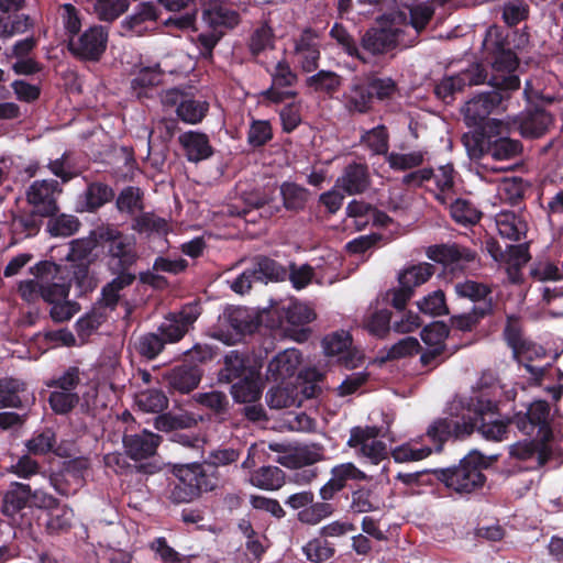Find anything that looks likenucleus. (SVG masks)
Instances as JSON below:
<instances>
[{"mask_svg":"<svg viewBox=\"0 0 563 563\" xmlns=\"http://www.w3.org/2000/svg\"><path fill=\"white\" fill-rule=\"evenodd\" d=\"M406 30L400 27H371L361 38L362 53L371 59L373 56L383 55L396 46H412L413 38L405 37Z\"/></svg>","mask_w":563,"mask_h":563,"instance_id":"423d86ee","label":"nucleus"},{"mask_svg":"<svg viewBox=\"0 0 563 563\" xmlns=\"http://www.w3.org/2000/svg\"><path fill=\"white\" fill-rule=\"evenodd\" d=\"M352 344L349 332L340 331L327 335L323 341L324 353L329 356H339L340 361L346 366H355L353 360L350 357V346Z\"/></svg>","mask_w":563,"mask_h":563,"instance_id":"c9c22d12","label":"nucleus"},{"mask_svg":"<svg viewBox=\"0 0 563 563\" xmlns=\"http://www.w3.org/2000/svg\"><path fill=\"white\" fill-rule=\"evenodd\" d=\"M157 16V9L153 2H141L134 12L122 21L121 26L125 32L141 35L146 30L144 24L155 21Z\"/></svg>","mask_w":563,"mask_h":563,"instance_id":"72a5a7b5","label":"nucleus"},{"mask_svg":"<svg viewBox=\"0 0 563 563\" xmlns=\"http://www.w3.org/2000/svg\"><path fill=\"white\" fill-rule=\"evenodd\" d=\"M301 363V353L297 349H286L278 353L267 366V377L274 382H283L296 374Z\"/></svg>","mask_w":563,"mask_h":563,"instance_id":"bb28decb","label":"nucleus"},{"mask_svg":"<svg viewBox=\"0 0 563 563\" xmlns=\"http://www.w3.org/2000/svg\"><path fill=\"white\" fill-rule=\"evenodd\" d=\"M274 41L273 29L264 23L253 31L249 41V49L253 56H257L264 51L273 48Z\"/></svg>","mask_w":563,"mask_h":563,"instance_id":"0e129e2a","label":"nucleus"},{"mask_svg":"<svg viewBox=\"0 0 563 563\" xmlns=\"http://www.w3.org/2000/svg\"><path fill=\"white\" fill-rule=\"evenodd\" d=\"M200 314L197 305H186L179 312L169 313L158 327V332L167 343L180 341Z\"/></svg>","mask_w":563,"mask_h":563,"instance_id":"dca6fc26","label":"nucleus"},{"mask_svg":"<svg viewBox=\"0 0 563 563\" xmlns=\"http://www.w3.org/2000/svg\"><path fill=\"white\" fill-rule=\"evenodd\" d=\"M510 92L501 87H492L490 91L481 92L465 103L464 115L470 124H479L495 110L503 108Z\"/></svg>","mask_w":563,"mask_h":563,"instance_id":"4468645a","label":"nucleus"},{"mask_svg":"<svg viewBox=\"0 0 563 563\" xmlns=\"http://www.w3.org/2000/svg\"><path fill=\"white\" fill-rule=\"evenodd\" d=\"M273 139V129L268 120L252 119L247 131V144L262 147Z\"/></svg>","mask_w":563,"mask_h":563,"instance_id":"69168bd1","label":"nucleus"},{"mask_svg":"<svg viewBox=\"0 0 563 563\" xmlns=\"http://www.w3.org/2000/svg\"><path fill=\"white\" fill-rule=\"evenodd\" d=\"M283 206L288 211L299 212L305 209L310 192L307 188L290 181L280 185Z\"/></svg>","mask_w":563,"mask_h":563,"instance_id":"79ce46f5","label":"nucleus"},{"mask_svg":"<svg viewBox=\"0 0 563 563\" xmlns=\"http://www.w3.org/2000/svg\"><path fill=\"white\" fill-rule=\"evenodd\" d=\"M112 273L117 274V277L102 288L103 300L110 307H114L118 303L119 292L130 286L135 279V275L130 273L129 268H122Z\"/></svg>","mask_w":563,"mask_h":563,"instance_id":"5fc2aeb1","label":"nucleus"},{"mask_svg":"<svg viewBox=\"0 0 563 563\" xmlns=\"http://www.w3.org/2000/svg\"><path fill=\"white\" fill-rule=\"evenodd\" d=\"M136 404L142 411L157 413L168 407V398L159 389H147L136 396Z\"/></svg>","mask_w":563,"mask_h":563,"instance_id":"052dcab7","label":"nucleus"},{"mask_svg":"<svg viewBox=\"0 0 563 563\" xmlns=\"http://www.w3.org/2000/svg\"><path fill=\"white\" fill-rule=\"evenodd\" d=\"M518 66V58L511 51L499 52L493 62L494 75L488 80L490 87H501L509 92L517 90L520 86V79L514 74Z\"/></svg>","mask_w":563,"mask_h":563,"instance_id":"f3484780","label":"nucleus"},{"mask_svg":"<svg viewBox=\"0 0 563 563\" xmlns=\"http://www.w3.org/2000/svg\"><path fill=\"white\" fill-rule=\"evenodd\" d=\"M25 391V383L13 377L0 378V408H19L22 406L21 394Z\"/></svg>","mask_w":563,"mask_h":563,"instance_id":"49530a36","label":"nucleus"},{"mask_svg":"<svg viewBox=\"0 0 563 563\" xmlns=\"http://www.w3.org/2000/svg\"><path fill=\"white\" fill-rule=\"evenodd\" d=\"M231 395L234 401L240 404L256 402L262 396L260 373L234 383L231 386Z\"/></svg>","mask_w":563,"mask_h":563,"instance_id":"ea45409f","label":"nucleus"},{"mask_svg":"<svg viewBox=\"0 0 563 563\" xmlns=\"http://www.w3.org/2000/svg\"><path fill=\"white\" fill-rule=\"evenodd\" d=\"M552 123V114L536 107L517 115L512 120V129L518 130L523 137L537 139L542 136Z\"/></svg>","mask_w":563,"mask_h":563,"instance_id":"a211bd4d","label":"nucleus"},{"mask_svg":"<svg viewBox=\"0 0 563 563\" xmlns=\"http://www.w3.org/2000/svg\"><path fill=\"white\" fill-rule=\"evenodd\" d=\"M201 371L197 365L181 364L175 366L164 374L168 386L181 394L195 389L201 380Z\"/></svg>","mask_w":563,"mask_h":563,"instance_id":"a878e982","label":"nucleus"},{"mask_svg":"<svg viewBox=\"0 0 563 563\" xmlns=\"http://www.w3.org/2000/svg\"><path fill=\"white\" fill-rule=\"evenodd\" d=\"M175 475L177 482L172 485L168 495L174 504L190 503L200 497L198 489L191 483L192 476L188 477L181 466L176 468Z\"/></svg>","mask_w":563,"mask_h":563,"instance_id":"a19ab883","label":"nucleus"},{"mask_svg":"<svg viewBox=\"0 0 563 563\" xmlns=\"http://www.w3.org/2000/svg\"><path fill=\"white\" fill-rule=\"evenodd\" d=\"M286 275V269L274 260L265 256L257 257L251 267L231 282V289L236 294L244 295L250 291L254 283L280 280Z\"/></svg>","mask_w":563,"mask_h":563,"instance_id":"6e6552de","label":"nucleus"},{"mask_svg":"<svg viewBox=\"0 0 563 563\" xmlns=\"http://www.w3.org/2000/svg\"><path fill=\"white\" fill-rule=\"evenodd\" d=\"M486 467L484 456L473 451L463 457L457 465L433 470L435 478L444 486L461 496L481 489L486 477L483 470Z\"/></svg>","mask_w":563,"mask_h":563,"instance_id":"20e7f679","label":"nucleus"},{"mask_svg":"<svg viewBox=\"0 0 563 563\" xmlns=\"http://www.w3.org/2000/svg\"><path fill=\"white\" fill-rule=\"evenodd\" d=\"M487 73L481 64H473L456 75L444 77L435 86V95L446 101L455 92L463 91L466 87L484 84Z\"/></svg>","mask_w":563,"mask_h":563,"instance_id":"2eb2a0df","label":"nucleus"},{"mask_svg":"<svg viewBox=\"0 0 563 563\" xmlns=\"http://www.w3.org/2000/svg\"><path fill=\"white\" fill-rule=\"evenodd\" d=\"M410 21L401 30H406L405 37L413 38V44L419 35L427 29L434 15V8L429 3H420L409 9Z\"/></svg>","mask_w":563,"mask_h":563,"instance_id":"473e14b6","label":"nucleus"},{"mask_svg":"<svg viewBox=\"0 0 563 563\" xmlns=\"http://www.w3.org/2000/svg\"><path fill=\"white\" fill-rule=\"evenodd\" d=\"M495 223L500 236L510 241H520L527 233V224L514 211L504 210L495 216Z\"/></svg>","mask_w":563,"mask_h":563,"instance_id":"2f4dec72","label":"nucleus"},{"mask_svg":"<svg viewBox=\"0 0 563 563\" xmlns=\"http://www.w3.org/2000/svg\"><path fill=\"white\" fill-rule=\"evenodd\" d=\"M178 140L189 162L198 163L213 154L209 137L205 133L188 131L180 134Z\"/></svg>","mask_w":563,"mask_h":563,"instance_id":"c85d7f7f","label":"nucleus"},{"mask_svg":"<svg viewBox=\"0 0 563 563\" xmlns=\"http://www.w3.org/2000/svg\"><path fill=\"white\" fill-rule=\"evenodd\" d=\"M108 42V31L101 25H93L85 32L70 36L68 48L70 53L84 60L97 62L104 53Z\"/></svg>","mask_w":563,"mask_h":563,"instance_id":"9d476101","label":"nucleus"},{"mask_svg":"<svg viewBox=\"0 0 563 563\" xmlns=\"http://www.w3.org/2000/svg\"><path fill=\"white\" fill-rule=\"evenodd\" d=\"M30 272L34 278L20 282V296L27 302L43 299L52 305L49 313L54 321L71 319L77 312V306L67 300L71 286L69 272L51 261L38 262Z\"/></svg>","mask_w":563,"mask_h":563,"instance_id":"f03ea898","label":"nucleus"},{"mask_svg":"<svg viewBox=\"0 0 563 563\" xmlns=\"http://www.w3.org/2000/svg\"><path fill=\"white\" fill-rule=\"evenodd\" d=\"M161 437L144 430L141 433L123 437V445L128 456L141 461L153 456L159 445Z\"/></svg>","mask_w":563,"mask_h":563,"instance_id":"b1692460","label":"nucleus"},{"mask_svg":"<svg viewBox=\"0 0 563 563\" xmlns=\"http://www.w3.org/2000/svg\"><path fill=\"white\" fill-rule=\"evenodd\" d=\"M52 389L47 401L56 415H67L79 404V393H64L55 388Z\"/></svg>","mask_w":563,"mask_h":563,"instance_id":"e2e57ef3","label":"nucleus"},{"mask_svg":"<svg viewBox=\"0 0 563 563\" xmlns=\"http://www.w3.org/2000/svg\"><path fill=\"white\" fill-rule=\"evenodd\" d=\"M44 218L47 217L40 214L33 208L13 213L10 221L11 232L19 239L34 236L40 232Z\"/></svg>","mask_w":563,"mask_h":563,"instance_id":"c756f323","label":"nucleus"},{"mask_svg":"<svg viewBox=\"0 0 563 563\" xmlns=\"http://www.w3.org/2000/svg\"><path fill=\"white\" fill-rule=\"evenodd\" d=\"M427 254L430 260L444 265L472 263L476 258L474 251L459 244L430 246Z\"/></svg>","mask_w":563,"mask_h":563,"instance_id":"cd10ccee","label":"nucleus"},{"mask_svg":"<svg viewBox=\"0 0 563 563\" xmlns=\"http://www.w3.org/2000/svg\"><path fill=\"white\" fill-rule=\"evenodd\" d=\"M426 152L413 151L410 153L391 152L387 154L386 162L394 170H407L419 167L424 162Z\"/></svg>","mask_w":563,"mask_h":563,"instance_id":"680f3d73","label":"nucleus"},{"mask_svg":"<svg viewBox=\"0 0 563 563\" xmlns=\"http://www.w3.org/2000/svg\"><path fill=\"white\" fill-rule=\"evenodd\" d=\"M49 218L47 231L52 236H70L78 231L80 225L79 220L75 216L60 214Z\"/></svg>","mask_w":563,"mask_h":563,"instance_id":"774afa93","label":"nucleus"},{"mask_svg":"<svg viewBox=\"0 0 563 563\" xmlns=\"http://www.w3.org/2000/svg\"><path fill=\"white\" fill-rule=\"evenodd\" d=\"M432 450L429 446H418L413 442H407L396 446L391 455L397 463L421 461L431 454Z\"/></svg>","mask_w":563,"mask_h":563,"instance_id":"338daca9","label":"nucleus"},{"mask_svg":"<svg viewBox=\"0 0 563 563\" xmlns=\"http://www.w3.org/2000/svg\"><path fill=\"white\" fill-rule=\"evenodd\" d=\"M322 453L319 449L300 446L296 448L292 452H289L278 457V462L288 468H301L306 465H312L320 461Z\"/></svg>","mask_w":563,"mask_h":563,"instance_id":"a18cd8bd","label":"nucleus"},{"mask_svg":"<svg viewBox=\"0 0 563 563\" xmlns=\"http://www.w3.org/2000/svg\"><path fill=\"white\" fill-rule=\"evenodd\" d=\"M378 435L379 429L376 427H354L350 431L347 445L358 456L367 459L372 464H378L388 456L386 443Z\"/></svg>","mask_w":563,"mask_h":563,"instance_id":"1a4fd4ad","label":"nucleus"},{"mask_svg":"<svg viewBox=\"0 0 563 563\" xmlns=\"http://www.w3.org/2000/svg\"><path fill=\"white\" fill-rule=\"evenodd\" d=\"M260 369L249 354L234 350L224 356V366L219 372V382L229 384L235 379L254 377Z\"/></svg>","mask_w":563,"mask_h":563,"instance_id":"aec40b11","label":"nucleus"},{"mask_svg":"<svg viewBox=\"0 0 563 563\" xmlns=\"http://www.w3.org/2000/svg\"><path fill=\"white\" fill-rule=\"evenodd\" d=\"M100 246L107 247L110 257L109 269L117 272L130 268L137 260L133 240L119 231L114 225L102 224L95 229Z\"/></svg>","mask_w":563,"mask_h":563,"instance_id":"39448f33","label":"nucleus"},{"mask_svg":"<svg viewBox=\"0 0 563 563\" xmlns=\"http://www.w3.org/2000/svg\"><path fill=\"white\" fill-rule=\"evenodd\" d=\"M501 125V122L492 120L483 132L466 143L468 153L473 158L483 161L482 165L494 172L506 170L508 167L495 166L489 163V159L495 162H505L515 158L521 152V144L519 141L512 140L508 136L493 134L494 128Z\"/></svg>","mask_w":563,"mask_h":563,"instance_id":"7ed1b4c3","label":"nucleus"},{"mask_svg":"<svg viewBox=\"0 0 563 563\" xmlns=\"http://www.w3.org/2000/svg\"><path fill=\"white\" fill-rule=\"evenodd\" d=\"M62 186L54 179L34 180L25 191L26 201L36 212L54 217L58 212L57 198Z\"/></svg>","mask_w":563,"mask_h":563,"instance_id":"f8f14e48","label":"nucleus"},{"mask_svg":"<svg viewBox=\"0 0 563 563\" xmlns=\"http://www.w3.org/2000/svg\"><path fill=\"white\" fill-rule=\"evenodd\" d=\"M369 185L367 166L355 162L346 165L335 181V187L350 196L364 192Z\"/></svg>","mask_w":563,"mask_h":563,"instance_id":"412c9836","label":"nucleus"},{"mask_svg":"<svg viewBox=\"0 0 563 563\" xmlns=\"http://www.w3.org/2000/svg\"><path fill=\"white\" fill-rule=\"evenodd\" d=\"M434 180L435 187L439 190L435 194V199L441 205L449 203L451 200V191L454 187L455 172L451 164L441 165L435 170L433 169L432 178Z\"/></svg>","mask_w":563,"mask_h":563,"instance_id":"de8ad7c7","label":"nucleus"},{"mask_svg":"<svg viewBox=\"0 0 563 563\" xmlns=\"http://www.w3.org/2000/svg\"><path fill=\"white\" fill-rule=\"evenodd\" d=\"M191 483L198 489V494L208 493L217 489L221 483L219 470L210 465L206 460L202 463H190L180 465Z\"/></svg>","mask_w":563,"mask_h":563,"instance_id":"393cba45","label":"nucleus"},{"mask_svg":"<svg viewBox=\"0 0 563 563\" xmlns=\"http://www.w3.org/2000/svg\"><path fill=\"white\" fill-rule=\"evenodd\" d=\"M31 495L30 485L13 483L3 497L2 512L8 517H14L26 506Z\"/></svg>","mask_w":563,"mask_h":563,"instance_id":"4c0bfd02","label":"nucleus"},{"mask_svg":"<svg viewBox=\"0 0 563 563\" xmlns=\"http://www.w3.org/2000/svg\"><path fill=\"white\" fill-rule=\"evenodd\" d=\"M250 483L261 489L276 490L285 483L284 472L277 466H262L251 473Z\"/></svg>","mask_w":563,"mask_h":563,"instance_id":"c03bdc74","label":"nucleus"},{"mask_svg":"<svg viewBox=\"0 0 563 563\" xmlns=\"http://www.w3.org/2000/svg\"><path fill=\"white\" fill-rule=\"evenodd\" d=\"M368 88L371 89L372 102L375 99L384 101L394 97L397 91V85L390 77H378L374 74L365 76Z\"/></svg>","mask_w":563,"mask_h":563,"instance_id":"bf43d9fd","label":"nucleus"},{"mask_svg":"<svg viewBox=\"0 0 563 563\" xmlns=\"http://www.w3.org/2000/svg\"><path fill=\"white\" fill-rule=\"evenodd\" d=\"M271 78L272 85L260 93L264 102L278 104L297 97L292 88L298 82V76L287 62H278L271 71Z\"/></svg>","mask_w":563,"mask_h":563,"instance_id":"9b49d317","label":"nucleus"},{"mask_svg":"<svg viewBox=\"0 0 563 563\" xmlns=\"http://www.w3.org/2000/svg\"><path fill=\"white\" fill-rule=\"evenodd\" d=\"M454 292L459 298L468 299L474 303L493 302L492 288L484 283L472 279L456 282L454 284Z\"/></svg>","mask_w":563,"mask_h":563,"instance_id":"58836bf2","label":"nucleus"},{"mask_svg":"<svg viewBox=\"0 0 563 563\" xmlns=\"http://www.w3.org/2000/svg\"><path fill=\"white\" fill-rule=\"evenodd\" d=\"M330 35L349 56L357 58L363 64H372L371 58L362 53L353 36L343 25L335 23L330 31Z\"/></svg>","mask_w":563,"mask_h":563,"instance_id":"864d4df0","label":"nucleus"},{"mask_svg":"<svg viewBox=\"0 0 563 563\" xmlns=\"http://www.w3.org/2000/svg\"><path fill=\"white\" fill-rule=\"evenodd\" d=\"M342 85V77L332 70H319L314 75L308 77L307 86L316 92L327 95L335 93Z\"/></svg>","mask_w":563,"mask_h":563,"instance_id":"6e6d98bb","label":"nucleus"},{"mask_svg":"<svg viewBox=\"0 0 563 563\" xmlns=\"http://www.w3.org/2000/svg\"><path fill=\"white\" fill-rule=\"evenodd\" d=\"M114 196L111 187L102 183H92L85 190L81 196V209L80 211H96L107 202H109Z\"/></svg>","mask_w":563,"mask_h":563,"instance_id":"37998d69","label":"nucleus"},{"mask_svg":"<svg viewBox=\"0 0 563 563\" xmlns=\"http://www.w3.org/2000/svg\"><path fill=\"white\" fill-rule=\"evenodd\" d=\"M209 110V103L203 100L195 99L187 95L179 108L176 109L178 118L189 124H197L202 121Z\"/></svg>","mask_w":563,"mask_h":563,"instance_id":"3c124183","label":"nucleus"},{"mask_svg":"<svg viewBox=\"0 0 563 563\" xmlns=\"http://www.w3.org/2000/svg\"><path fill=\"white\" fill-rule=\"evenodd\" d=\"M494 308L495 305L490 301L475 305L470 312L452 316L451 327L463 332L472 331L482 319L493 314Z\"/></svg>","mask_w":563,"mask_h":563,"instance_id":"e433bc0d","label":"nucleus"},{"mask_svg":"<svg viewBox=\"0 0 563 563\" xmlns=\"http://www.w3.org/2000/svg\"><path fill=\"white\" fill-rule=\"evenodd\" d=\"M228 324L236 334H251L260 325V317L257 313L246 307H233L224 312Z\"/></svg>","mask_w":563,"mask_h":563,"instance_id":"7c9ffc66","label":"nucleus"},{"mask_svg":"<svg viewBox=\"0 0 563 563\" xmlns=\"http://www.w3.org/2000/svg\"><path fill=\"white\" fill-rule=\"evenodd\" d=\"M344 108L351 113H367L373 108L366 79L354 77L342 95Z\"/></svg>","mask_w":563,"mask_h":563,"instance_id":"4be33fe9","label":"nucleus"},{"mask_svg":"<svg viewBox=\"0 0 563 563\" xmlns=\"http://www.w3.org/2000/svg\"><path fill=\"white\" fill-rule=\"evenodd\" d=\"M511 421L523 434L532 435L537 433L542 442L552 437L551 407L545 400L531 402L526 412H517Z\"/></svg>","mask_w":563,"mask_h":563,"instance_id":"0eeeda50","label":"nucleus"},{"mask_svg":"<svg viewBox=\"0 0 563 563\" xmlns=\"http://www.w3.org/2000/svg\"><path fill=\"white\" fill-rule=\"evenodd\" d=\"M316 319L314 311L306 303L294 301L283 308L280 327L284 333L297 342H305L310 335L307 325Z\"/></svg>","mask_w":563,"mask_h":563,"instance_id":"ddd939ff","label":"nucleus"},{"mask_svg":"<svg viewBox=\"0 0 563 563\" xmlns=\"http://www.w3.org/2000/svg\"><path fill=\"white\" fill-rule=\"evenodd\" d=\"M202 21L211 30L223 34V30L233 29L240 23V14L230 4L212 0L203 4Z\"/></svg>","mask_w":563,"mask_h":563,"instance_id":"6ab92c4d","label":"nucleus"},{"mask_svg":"<svg viewBox=\"0 0 563 563\" xmlns=\"http://www.w3.org/2000/svg\"><path fill=\"white\" fill-rule=\"evenodd\" d=\"M504 336L516 357L519 354L528 353L533 346L530 341L523 338L520 322L516 317H508Z\"/></svg>","mask_w":563,"mask_h":563,"instance_id":"8fccbe9b","label":"nucleus"},{"mask_svg":"<svg viewBox=\"0 0 563 563\" xmlns=\"http://www.w3.org/2000/svg\"><path fill=\"white\" fill-rule=\"evenodd\" d=\"M93 13L104 22H112L124 13L130 2L129 0H91Z\"/></svg>","mask_w":563,"mask_h":563,"instance_id":"4d7b16f0","label":"nucleus"},{"mask_svg":"<svg viewBox=\"0 0 563 563\" xmlns=\"http://www.w3.org/2000/svg\"><path fill=\"white\" fill-rule=\"evenodd\" d=\"M295 57L302 70L313 71L318 68L320 59V44L318 35L311 30H306L295 42Z\"/></svg>","mask_w":563,"mask_h":563,"instance_id":"5701e85b","label":"nucleus"},{"mask_svg":"<svg viewBox=\"0 0 563 563\" xmlns=\"http://www.w3.org/2000/svg\"><path fill=\"white\" fill-rule=\"evenodd\" d=\"M98 246H100V243L95 235L93 229L87 238L77 239L70 242L66 260L68 263L91 262V254Z\"/></svg>","mask_w":563,"mask_h":563,"instance_id":"09e8293b","label":"nucleus"},{"mask_svg":"<svg viewBox=\"0 0 563 563\" xmlns=\"http://www.w3.org/2000/svg\"><path fill=\"white\" fill-rule=\"evenodd\" d=\"M434 274V266L430 263H419L405 268L398 276L399 285L413 289L427 283Z\"/></svg>","mask_w":563,"mask_h":563,"instance_id":"603ef678","label":"nucleus"},{"mask_svg":"<svg viewBox=\"0 0 563 563\" xmlns=\"http://www.w3.org/2000/svg\"><path fill=\"white\" fill-rule=\"evenodd\" d=\"M444 206L449 208L452 220L460 225H474L482 218V212L477 207L464 198H453L451 196V200Z\"/></svg>","mask_w":563,"mask_h":563,"instance_id":"f704fd0d","label":"nucleus"},{"mask_svg":"<svg viewBox=\"0 0 563 563\" xmlns=\"http://www.w3.org/2000/svg\"><path fill=\"white\" fill-rule=\"evenodd\" d=\"M195 400L206 409L212 411L216 416H224L229 411L230 401L225 393L211 390L207 393H198Z\"/></svg>","mask_w":563,"mask_h":563,"instance_id":"13d9d810","label":"nucleus"},{"mask_svg":"<svg viewBox=\"0 0 563 563\" xmlns=\"http://www.w3.org/2000/svg\"><path fill=\"white\" fill-rule=\"evenodd\" d=\"M497 410V404L485 393H475L468 398L453 400L449 415L433 420L427 429V437L441 451L445 441L465 440L475 430L488 441L506 439L511 419H487Z\"/></svg>","mask_w":563,"mask_h":563,"instance_id":"f257e3e1","label":"nucleus"}]
</instances>
